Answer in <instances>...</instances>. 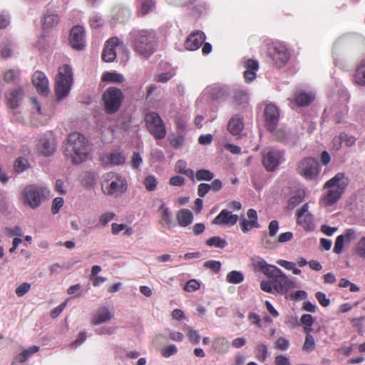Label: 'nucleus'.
Instances as JSON below:
<instances>
[{"label": "nucleus", "mask_w": 365, "mask_h": 365, "mask_svg": "<svg viewBox=\"0 0 365 365\" xmlns=\"http://www.w3.org/2000/svg\"><path fill=\"white\" fill-rule=\"evenodd\" d=\"M348 183V178L344 173H339L335 175L324 185V192L321 197L320 203L324 207H329L336 203L345 192Z\"/></svg>", "instance_id": "nucleus-1"}, {"label": "nucleus", "mask_w": 365, "mask_h": 365, "mask_svg": "<svg viewBox=\"0 0 365 365\" xmlns=\"http://www.w3.org/2000/svg\"><path fill=\"white\" fill-rule=\"evenodd\" d=\"M64 153L74 164L86 161L89 154L88 140L78 133H71L67 138Z\"/></svg>", "instance_id": "nucleus-2"}, {"label": "nucleus", "mask_w": 365, "mask_h": 365, "mask_svg": "<svg viewBox=\"0 0 365 365\" xmlns=\"http://www.w3.org/2000/svg\"><path fill=\"white\" fill-rule=\"evenodd\" d=\"M134 50L139 55L148 58L155 51L156 47L155 33L153 30H141L135 32Z\"/></svg>", "instance_id": "nucleus-3"}, {"label": "nucleus", "mask_w": 365, "mask_h": 365, "mask_svg": "<svg viewBox=\"0 0 365 365\" xmlns=\"http://www.w3.org/2000/svg\"><path fill=\"white\" fill-rule=\"evenodd\" d=\"M127 190V182L121 175L115 173H108L103 176L101 190L108 196L118 197Z\"/></svg>", "instance_id": "nucleus-4"}, {"label": "nucleus", "mask_w": 365, "mask_h": 365, "mask_svg": "<svg viewBox=\"0 0 365 365\" xmlns=\"http://www.w3.org/2000/svg\"><path fill=\"white\" fill-rule=\"evenodd\" d=\"M294 287H296L295 282L282 271L275 279L262 280L260 283V288L264 292L272 294H284Z\"/></svg>", "instance_id": "nucleus-5"}, {"label": "nucleus", "mask_w": 365, "mask_h": 365, "mask_svg": "<svg viewBox=\"0 0 365 365\" xmlns=\"http://www.w3.org/2000/svg\"><path fill=\"white\" fill-rule=\"evenodd\" d=\"M48 193V190L44 186L38 185H27L21 193L23 204L31 209H36L47 197Z\"/></svg>", "instance_id": "nucleus-6"}, {"label": "nucleus", "mask_w": 365, "mask_h": 365, "mask_svg": "<svg viewBox=\"0 0 365 365\" xmlns=\"http://www.w3.org/2000/svg\"><path fill=\"white\" fill-rule=\"evenodd\" d=\"M73 84V73L68 65H63L58 68L56 78V95L58 100L66 97Z\"/></svg>", "instance_id": "nucleus-7"}, {"label": "nucleus", "mask_w": 365, "mask_h": 365, "mask_svg": "<svg viewBox=\"0 0 365 365\" xmlns=\"http://www.w3.org/2000/svg\"><path fill=\"white\" fill-rule=\"evenodd\" d=\"M261 154L262 164L268 172L274 171L284 160V151L274 148H266Z\"/></svg>", "instance_id": "nucleus-8"}, {"label": "nucleus", "mask_w": 365, "mask_h": 365, "mask_svg": "<svg viewBox=\"0 0 365 365\" xmlns=\"http://www.w3.org/2000/svg\"><path fill=\"white\" fill-rule=\"evenodd\" d=\"M297 170L298 174L306 180H313L319 175L321 168L317 160L307 157L302 159L298 163Z\"/></svg>", "instance_id": "nucleus-9"}, {"label": "nucleus", "mask_w": 365, "mask_h": 365, "mask_svg": "<svg viewBox=\"0 0 365 365\" xmlns=\"http://www.w3.org/2000/svg\"><path fill=\"white\" fill-rule=\"evenodd\" d=\"M145 124L150 133L157 140L163 139L166 136L165 123L160 116L155 113H148L145 118Z\"/></svg>", "instance_id": "nucleus-10"}, {"label": "nucleus", "mask_w": 365, "mask_h": 365, "mask_svg": "<svg viewBox=\"0 0 365 365\" xmlns=\"http://www.w3.org/2000/svg\"><path fill=\"white\" fill-rule=\"evenodd\" d=\"M123 97V93L120 89L114 87L108 88L103 96L106 112L114 113L118 111L120 108Z\"/></svg>", "instance_id": "nucleus-11"}, {"label": "nucleus", "mask_w": 365, "mask_h": 365, "mask_svg": "<svg viewBox=\"0 0 365 365\" xmlns=\"http://www.w3.org/2000/svg\"><path fill=\"white\" fill-rule=\"evenodd\" d=\"M309 205L305 203L297 212V223L302 225L307 230H312L314 229V217L309 211Z\"/></svg>", "instance_id": "nucleus-12"}, {"label": "nucleus", "mask_w": 365, "mask_h": 365, "mask_svg": "<svg viewBox=\"0 0 365 365\" xmlns=\"http://www.w3.org/2000/svg\"><path fill=\"white\" fill-rule=\"evenodd\" d=\"M70 44L76 50H83L85 48L84 29L77 26L73 27L70 32Z\"/></svg>", "instance_id": "nucleus-13"}, {"label": "nucleus", "mask_w": 365, "mask_h": 365, "mask_svg": "<svg viewBox=\"0 0 365 365\" xmlns=\"http://www.w3.org/2000/svg\"><path fill=\"white\" fill-rule=\"evenodd\" d=\"M269 55L278 67L284 66L289 58V55L286 47L279 43L274 46L273 51L271 52Z\"/></svg>", "instance_id": "nucleus-14"}, {"label": "nucleus", "mask_w": 365, "mask_h": 365, "mask_svg": "<svg viewBox=\"0 0 365 365\" xmlns=\"http://www.w3.org/2000/svg\"><path fill=\"white\" fill-rule=\"evenodd\" d=\"M114 313L106 306H101L93 314L91 323L94 325L101 324L114 319Z\"/></svg>", "instance_id": "nucleus-15"}, {"label": "nucleus", "mask_w": 365, "mask_h": 365, "mask_svg": "<svg viewBox=\"0 0 365 365\" xmlns=\"http://www.w3.org/2000/svg\"><path fill=\"white\" fill-rule=\"evenodd\" d=\"M356 239V235L353 229H347L344 232L339 235L335 241L334 252L340 254L343 251L344 245L349 244Z\"/></svg>", "instance_id": "nucleus-16"}, {"label": "nucleus", "mask_w": 365, "mask_h": 365, "mask_svg": "<svg viewBox=\"0 0 365 365\" xmlns=\"http://www.w3.org/2000/svg\"><path fill=\"white\" fill-rule=\"evenodd\" d=\"M237 215H234L227 210H222L212 220L213 225L232 227L238 221Z\"/></svg>", "instance_id": "nucleus-17"}, {"label": "nucleus", "mask_w": 365, "mask_h": 365, "mask_svg": "<svg viewBox=\"0 0 365 365\" xmlns=\"http://www.w3.org/2000/svg\"><path fill=\"white\" fill-rule=\"evenodd\" d=\"M32 109L33 113L31 115V123L34 125H39L46 123L49 116L42 110L40 104L35 98H32Z\"/></svg>", "instance_id": "nucleus-18"}, {"label": "nucleus", "mask_w": 365, "mask_h": 365, "mask_svg": "<svg viewBox=\"0 0 365 365\" xmlns=\"http://www.w3.org/2000/svg\"><path fill=\"white\" fill-rule=\"evenodd\" d=\"M267 128L272 131L276 128L279 113L277 108L273 104H268L264 109Z\"/></svg>", "instance_id": "nucleus-19"}, {"label": "nucleus", "mask_w": 365, "mask_h": 365, "mask_svg": "<svg viewBox=\"0 0 365 365\" xmlns=\"http://www.w3.org/2000/svg\"><path fill=\"white\" fill-rule=\"evenodd\" d=\"M32 83L39 93L47 95L49 93L48 81L43 72L36 71L32 77Z\"/></svg>", "instance_id": "nucleus-20"}, {"label": "nucleus", "mask_w": 365, "mask_h": 365, "mask_svg": "<svg viewBox=\"0 0 365 365\" xmlns=\"http://www.w3.org/2000/svg\"><path fill=\"white\" fill-rule=\"evenodd\" d=\"M119 40L112 38L108 40L102 53V58L106 62H112L116 57V48L118 46Z\"/></svg>", "instance_id": "nucleus-21"}, {"label": "nucleus", "mask_w": 365, "mask_h": 365, "mask_svg": "<svg viewBox=\"0 0 365 365\" xmlns=\"http://www.w3.org/2000/svg\"><path fill=\"white\" fill-rule=\"evenodd\" d=\"M205 40L203 32L197 31L191 34L185 42V46L187 50L195 51L198 49Z\"/></svg>", "instance_id": "nucleus-22"}, {"label": "nucleus", "mask_w": 365, "mask_h": 365, "mask_svg": "<svg viewBox=\"0 0 365 365\" xmlns=\"http://www.w3.org/2000/svg\"><path fill=\"white\" fill-rule=\"evenodd\" d=\"M38 150L43 155H52L56 150V143L53 138H41L37 144Z\"/></svg>", "instance_id": "nucleus-23"}, {"label": "nucleus", "mask_w": 365, "mask_h": 365, "mask_svg": "<svg viewBox=\"0 0 365 365\" xmlns=\"http://www.w3.org/2000/svg\"><path fill=\"white\" fill-rule=\"evenodd\" d=\"M159 211H161L160 224L162 226L166 229H171L174 227L175 224L174 222L173 215L163 202H161Z\"/></svg>", "instance_id": "nucleus-24"}, {"label": "nucleus", "mask_w": 365, "mask_h": 365, "mask_svg": "<svg viewBox=\"0 0 365 365\" xmlns=\"http://www.w3.org/2000/svg\"><path fill=\"white\" fill-rule=\"evenodd\" d=\"M103 164L106 165H120L125 162V157L119 152L114 151L109 153L101 158Z\"/></svg>", "instance_id": "nucleus-25"}, {"label": "nucleus", "mask_w": 365, "mask_h": 365, "mask_svg": "<svg viewBox=\"0 0 365 365\" xmlns=\"http://www.w3.org/2000/svg\"><path fill=\"white\" fill-rule=\"evenodd\" d=\"M23 90L21 88L13 89L6 95V100L11 108H16L19 106L23 98Z\"/></svg>", "instance_id": "nucleus-26"}, {"label": "nucleus", "mask_w": 365, "mask_h": 365, "mask_svg": "<svg viewBox=\"0 0 365 365\" xmlns=\"http://www.w3.org/2000/svg\"><path fill=\"white\" fill-rule=\"evenodd\" d=\"M176 217L179 225L181 227H187L193 221V215L192 212L187 209H182L178 212Z\"/></svg>", "instance_id": "nucleus-27"}, {"label": "nucleus", "mask_w": 365, "mask_h": 365, "mask_svg": "<svg viewBox=\"0 0 365 365\" xmlns=\"http://www.w3.org/2000/svg\"><path fill=\"white\" fill-rule=\"evenodd\" d=\"M258 67L259 66L257 61L250 59L247 61V70L244 73V77L247 82H251L255 78V71H257Z\"/></svg>", "instance_id": "nucleus-28"}, {"label": "nucleus", "mask_w": 365, "mask_h": 365, "mask_svg": "<svg viewBox=\"0 0 365 365\" xmlns=\"http://www.w3.org/2000/svg\"><path fill=\"white\" fill-rule=\"evenodd\" d=\"M244 127L242 119L238 116H234L228 123L227 129L234 135H239Z\"/></svg>", "instance_id": "nucleus-29"}, {"label": "nucleus", "mask_w": 365, "mask_h": 365, "mask_svg": "<svg viewBox=\"0 0 365 365\" xmlns=\"http://www.w3.org/2000/svg\"><path fill=\"white\" fill-rule=\"evenodd\" d=\"M315 98V96L311 93L299 92L296 93L294 101L299 106L309 105Z\"/></svg>", "instance_id": "nucleus-30"}, {"label": "nucleus", "mask_w": 365, "mask_h": 365, "mask_svg": "<svg viewBox=\"0 0 365 365\" xmlns=\"http://www.w3.org/2000/svg\"><path fill=\"white\" fill-rule=\"evenodd\" d=\"M214 349L220 354H224L229 350V341L225 337H217L213 341Z\"/></svg>", "instance_id": "nucleus-31"}, {"label": "nucleus", "mask_w": 365, "mask_h": 365, "mask_svg": "<svg viewBox=\"0 0 365 365\" xmlns=\"http://www.w3.org/2000/svg\"><path fill=\"white\" fill-rule=\"evenodd\" d=\"M19 75L20 71L19 69H7L3 73V79L6 83H15L18 81Z\"/></svg>", "instance_id": "nucleus-32"}, {"label": "nucleus", "mask_w": 365, "mask_h": 365, "mask_svg": "<svg viewBox=\"0 0 365 365\" xmlns=\"http://www.w3.org/2000/svg\"><path fill=\"white\" fill-rule=\"evenodd\" d=\"M182 330L186 333L188 340L194 344L200 342V336L199 332L194 329L192 327L185 325L183 327Z\"/></svg>", "instance_id": "nucleus-33"}, {"label": "nucleus", "mask_w": 365, "mask_h": 365, "mask_svg": "<svg viewBox=\"0 0 365 365\" xmlns=\"http://www.w3.org/2000/svg\"><path fill=\"white\" fill-rule=\"evenodd\" d=\"M312 331V328L304 327L306 333L305 341L303 345V350L306 351H312L315 349V341L314 337L310 334Z\"/></svg>", "instance_id": "nucleus-34"}, {"label": "nucleus", "mask_w": 365, "mask_h": 365, "mask_svg": "<svg viewBox=\"0 0 365 365\" xmlns=\"http://www.w3.org/2000/svg\"><path fill=\"white\" fill-rule=\"evenodd\" d=\"M59 22V17L55 14H47L44 16L43 29H48L56 26Z\"/></svg>", "instance_id": "nucleus-35"}, {"label": "nucleus", "mask_w": 365, "mask_h": 365, "mask_svg": "<svg viewBox=\"0 0 365 365\" xmlns=\"http://www.w3.org/2000/svg\"><path fill=\"white\" fill-rule=\"evenodd\" d=\"M102 81L110 83H120L123 82L124 77L122 74L116 72H106L103 74Z\"/></svg>", "instance_id": "nucleus-36"}, {"label": "nucleus", "mask_w": 365, "mask_h": 365, "mask_svg": "<svg viewBox=\"0 0 365 365\" xmlns=\"http://www.w3.org/2000/svg\"><path fill=\"white\" fill-rule=\"evenodd\" d=\"M39 350V347L37 346H32L22 351L17 357L16 359L19 362H25L32 354L36 353Z\"/></svg>", "instance_id": "nucleus-37"}, {"label": "nucleus", "mask_w": 365, "mask_h": 365, "mask_svg": "<svg viewBox=\"0 0 365 365\" xmlns=\"http://www.w3.org/2000/svg\"><path fill=\"white\" fill-rule=\"evenodd\" d=\"M12 43L9 40L3 41L0 44V54L2 58H8L11 56Z\"/></svg>", "instance_id": "nucleus-38"}, {"label": "nucleus", "mask_w": 365, "mask_h": 365, "mask_svg": "<svg viewBox=\"0 0 365 365\" xmlns=\"http://www.w3.org/2000/svg\"><path fill=\"white\" fill-rule=\"evenodd\" d=\"M158 184V179L152 175H147L143 180V185L148 191H154Z\"/></svg>", "instance_id": "nucleus-39"}, {"label": "nucleus", "mask_w": 365, "mask_h": 365, "mask_svg": "<svg viewBox=\"0 0 365 365\" xmlns=\"http://www.w3.org/2000/svg\"><path fill=\"white\" fill-rule=\"evenodd\" d=\"M227 281L232 284H239L244 279L242 273L238 271H232L227 274Z\"/></svg>", "instance_id": "nucleus-40"}, {"label": "nucleus", "mask_w": 365, "mask_h": 365, "mask_svg": "<svg viewBox=\"0 0 365 365\" xmlns=\"http://www.w3.org/2000/svg\"><path fill=\"white\" fill-rule=\"evenodd\" d=\"M282 270L276 266L267 264L262 271V272L271 279H275L280 273Z\"/></svg>", "instance_id": "nucleus-41"}, {"label": "nucleus", "mask_w": 365, "mask_h": 365, "mask_svg": "<svg viewBox=\"0 0 365 365\" xmlns=\"http://www.w3.org/2000/svg\"><path fill=\"white\" fill-rule=\"evenodd\" d=\"M355 81L359 85H365V62L362 63L356 70Z\"/></svg>", "instance_id": "nucleus-42"}, {"label": "nucleus", "mask_w": 365, "mask_h": 365, "mask_svg": "<svg viewBox=\"0 0 365 365\" xmlns=\"http://www.w3.org/2000/svg\"><path fill=\"white\" fill-rule=\"evenodd\" d=\"M206 244L210 247L223 248L227 245V242L220 237H212L206 241Z\"/></svg>", "instance_id": "nucleus-43"}, {"label": "nucleus", "mask_w": 365, "mask_h": 365, "mask_svg": "<svg viewBox=\"0 0 365 365\" xmlns=\"http://www.w3.org/2000/svg\"><path fill=\"white\" fill-rule=\"evenodd\" d=\"M139 1H140L139 12L141 15H145L154 6V2L153 0H139Z\"/></svg>", "instance_id": "nucleus-44"}, {"label": "nucleus", "mask_w": 365, "mask_h": 365, "mask_svg": "<svg viewBox=\"0 0 365 365\" xmlns=\"http://www.w3.org/2000/svg\"><path fill=\"white\" fill-rule=\"evenodd\" d=\"M251 261L255 271L262 272L267 264L264 259L258 256L252 257Z\"/></svg>", "instance_id": "nucleus-45"}, {"label": "nucleus", "mask_w": 365, "mask_h": 365, "mask_svg": "<svg viewBox=\"0 0 365 365\" xmlns=\"http://www.w3.org/2000/svg\"><path fill=\"white\" fill-rule=\"evenodd\" d=\"M257 359L260 361H264L267 357V347L264 344H259L256 346Z\"/></svg>", "instance_id": "nucleus-46"}, {"label": "nucleus", "mask_w": 365, "mask_h": 365, "mask_svg": "<svg viewBox=\"0 0 365 365\" xmlns=\"http://www.w3.org/2000/svg\"><path fill=\"white\" fill-rule=\"evenodd\" d=\"M196 179L199 181L201 180H211L213 177L214 174L211 173L208 170L201 169L197 171L195 174Z\"/></svg>", "instance_id": "nucleus-47"}, {"label": "nucleus", "mask_w": 365, "mask_h": 365, "mask_svg": "<svg viewBox=\"0 0 365 365\" xmlns=\"http://www.w3.org/2000/svg\"><path fill=\"white\" fill-rule=\"evenodd\" d=\"M29 166V162L26 159L19 158L16 160L14 163V168L16 172L21 173L26 170Z\"/></svg>", "instance_id": "nucleus-48"}, {"label": "nucleus", "mask_w": 365, "mask_h": 365, "mask_svg": "<svg viewBox=\"0 0 365 365\" xmlns=\"http://www.w3.org/2000/svg\"><path fill=\"white\" fill-rule=\"evenodd\" d=\"M277 139L282 142H287L290 138L289 131L284 128H279L275 132Z\"/></svg>", "instance_id": "nucleus-49"}, {"label": "nucleus", "mask_w": 365, "mask_h": 365, "mask_svg": "<svg viewBox=\"0 0 365 365\" xmlns=\"http://www.w3.org/2000/svg\"><path fill=\"white\" fill-rule=\"evenodd\" d=\"M240 227L244 232H247L254 227H258L259 224L257 222H251L250 220H248L247 219H243L240 222Z\"/></svg>", "instance_id": "nucleus-50"}, {"label": "nucleus", "mask_w": 365, "mask_h": 365, "mask_svg": "<svg viewBox=\"0 0 365 365\" xmlns=\"http://www.w3.org/2000/svg\"><path fill=\"white\" fill-rule=\"evenodd\" d=\"M184 137L181 134L172 135L170 138V143L174 148H180L183 145Z\"/></svg>", "instance_id": "nucleus-51"}, {"label": "nucleus", "mask_w": 365, "mask_h": 365, "mask_svg": "<svg viewBox=\"0 0 365 365\" xmlns=\"http://www.w3.org/2000/svg\"><path fill=\"white\" fill-rule=\"evenodd\" d=\"M64 200L62 197H55L52 201L51 212L53 215L57 214L60 209L63 207Z\"/></svg>", "instance_id": "nucleus-52"}, {"label": "nucleus", "mask_w": 365, "mask_h": 365, "mask_svg": "<svg viewBox=\"0 0 365 365\" xmlns=\"http://www.w3.org/2000/svg\"><path fill=\"white\" fill-rule=\"evenodd\" d=\"M31 289V284L24 282L16 288L15 292L18 297H23Z\"/></svg>", "instance_id": "nucleus-53"}, {"label": "nucleus", "mask_w": 365, "mask_h": 365, "mask_svg": "<svg viewBox=\"0 0 365 365\" xmlns=\"http://www.w3.org/2000/svg\"><path fill=\"white\" fill-rule=\"evenodd\" d=\"M200 283L195 279L189 280L185 285L184 289L186 292H192L200 288Z\"/></svg>", "instance_id": "nucleus-54"}, {"label": "nucleus", "mask_w": 365, "mask_h": 365, "mask_svg": "<svg viewBox=\"0 0 365 365\" xmlns=\"http://www.w3.org/2000/svg\"><path fill=\"white\" fill-rule=\"evenodd\" d=\"M178 349L177 346L174 344H170L167 347L162 349L161 354L162 355L165 357L168 358L172 355H174L177 353Z\"/></svg>", "instance_id": "nucleus-55"}, {"label": "nucleus", "mask_w": 365, "mask_h": 365, "mask_svg": "<svg viewBox=\"0 0 365 365\" xmlns=\"http://www.w3.org/2000/svg\"><path fill=\"white\" fill-rule=\"evenodd\" d=\"M167 331H168V334H169V338L174 341H177V342H181L183 341L184 339V335L182 333L180 332V331H172L170 329H167Z\"/></svg>", "instance_id": "nucleus-56"}, {"label": "nucleus", "mask_w": 365, "mask_h": 365, "mask_svg": "<svg viewBox=\"0 0 365 365\" xmlns=\"http://www.w3.org/2000/svg\"><path fill=\"white\" fill-rule=\"evenodd\" d=\"M275 344H276V348L279 350H282V351L287 350L289 346V341L284 337L279 338L276 341Z\"/></svg>", "instance_id": "nucleus-57"}, {"label": "nucleus", "mask_w": 365, "mask_h": 365, "mask_svg": "<svg viewBox=\"0 0 365 365\" xmlns=\"http://www.w3.org/2000/svg\"><path fill=\"white\" fill-rule=\"evenodd\" d=\"M204 266L206 268L210 269L212 271L217 272L220 271L221 267V264L218 261L215 260H209L204 263Z\"/></svg>", "instance_id": "nucleus-58"}, {"label": "nucleus", "mask_w": 365, "mask_h": 365, "mask_svg": "<svg viewBox=\"0 0 365 365\" xmlns=\"http://www.w3.org/2000/svg\"><path fill=\"white\" fill-rule=\"evenodd\" d=\"M316 298L323 307H328L330 304V300L322 292H318L316 293Z\"/></svg>", "instance_id": "nucleus-59"}, {"label": "nucleus", "mask_w": 365, "mask_h": 365, "mask_svg": "<svg viewBox=\"0 0 365 365\" xmlns=\"http://www.w3.org/2000/svg\"><path fill=\"white\" fill-rule=\"evenodd\" d=\"M300 321L301 323L304 325V327L311 328L314 322V319L311 314H303Z\"/></svg>", "instance_id": "nucleus-60"}, {"label": "nucleus", "mask_w": 365, "mask_h": 365, "mask_svg": "<svg viewBox=\"0 0 365 365\" xmlns=\"http://www.w3.org/2000/svg\"><path fill=\"white\" fill-rule=\"evenodd\" d=\"M185 183V178L179 175H175L169 180V184L172 186H182Z\"/></svg>", "instance_id": "nucleus-61"}, {"label": "nucleus", "mask_w": 365, "mask_h": 365, "mask_svg": "<svg viewBox=\"0 0 365 365\" xmlns=\"http://www.w3.org/2000/svg\"><path fill=\"white\" fill-rule=\"evenodd\" d=\"M115 217V214L113 212H106L103 214L99 219V222L105 226L107 223L111 221Z\"/></svg>", "instance_id": "nucleus-62"}, {"label": "nucleus", "mask_w": 365, "mask_h": 365, "mask_svg": "<svg viewBox=\"0 0 365 365\" xmlns=\"http://www.w3.org/2000/svg\"><path fill=\"white\" fill-rule=\"evenodd\" d=\"M357 254L363 258H365V237H362L357 244Z\"/></svg>", "instance_id": "nucleus-63"}, {"label": "nucleus", "mask_w": 365, "mask_h": 365, "mask_svg": "<svg viewBox=\"0 0 365 365\" xmlns=\"http://www.w3.org/2000/svg\"><path fill=\"white\" fill-rule=\"evenodd\" d=\"M276 365H291L289 358L284 355H279L275 357Z\"/></svg>", "instance_id": "nucleus-64"}]
</instances>
